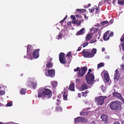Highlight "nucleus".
<instances>
[{"mask_svg": "<svg viewBox=\"0 0 124 124\" xmlns=\"http://www.w3.org/2000/svg\"><path fill=\"white\" fill-rule=\"evenodd\" d=\"M52 95L51 91L48 88L41 87L38 90V97L39 98H46L47 99L50 98Z\"/></svg>", "mask_w": 124, "mask_h": 124, "instance_id": "obj_1", "label": "nucleus"}, {"mask_svg": "<svg viewBox=\"0 0 124 124\" xmlns=\"http://www.w3.org/2000/svg\"><path fill=\"white\" fill-rule=\"evenodd\" d=\"M97 49L93 48L91 52L86 51L85 49H84L82 51V54L83 56L85 57L92 58L94 56V54L96 53Z\"/></svg>", "mask_w": 124, "mask_h": 124, "instance_id": "obj_2", "label": "nucleus"}, {"mask_svg": "<svg viewBox=\"0 0 124 124\" xmlns=\"http://www.w3.org/2000/svg\"><path fill=\"white\" fill-rule=\"evenodd\" d=\"M121 102L119 101H114L111 102L110 108L113 110H119L121 109Z\"/></svg>", "mask_w": 124, "mask_h": 124, "instance_id": "obj_3", "label": "nucleus"}, {"mask_svg": "<svg viewBox=\"0 0 124 124\" xmlns=\"http://www.w3.org/2000/svg\"><path fill=\"white\" fill-rule=\"evenodd\" d=\"M87 68L85 66L81 68L80 69V68L77 67L76 69H75L74 70L75 72H77L79 71L78 72H77L78 77H83L86 72V71L87 70Z\"/></svg>", "mask_w": 124, "mask_h": 124, "instance_id": "obj_4", "label": "nucleus"}, {"mask_svg": "<svg viewBox=\"0 0 124 124\" xmlns=\"http://www.w3.org/2000/svg\"><path fill=\"white\" fill-rule=\"evenodd\" d=\"M94 76L92 74H86L85 79L87 83L88 84L92 85L93 84V82L94 80Z\"/></svg>", "mask_w": 124, "mask_h": 124, "instance_id": "obj_5", "label": "nucleus"}, {"mask_svg": "<svg viewBox=\"0 0 124 124\" xmlns=\"http://www.w3.org/2000/svg\"><path fill=\"white\" fill-rule=\"evenodd\" d=\"M113 34L114 33L113 32L110 33V31H107L104 34L103 37V39L105 41L108 40L109 39V37L113 36Z\"/></svg>", "mask_w": 124, "mask_h": 124, "instance_id": "obj_6", "label": "nucleus"}, {"mask_svg": "<svg viewBox=\"0 0 124 124\" xmlns=\"http://www.w3.org/2000/svg\"><path fill=\"white\" fill-rule=\"evenodd\" d=\"M106 98V96H100L96 98V102L98 105H101L103 104L104 100Z\"/></svg>", "mask_w": 124, "mask_h": 124, "instance_id": "obj_7", "label": "nucleus"}, {"mask_svg": "<svg viewBox=\"0 0 124 124\" xmlns=\"http://www.w3.org/2000/svg\"><path fill=\"white\" fill-rule=\"evenodd\" d=\"M55 75V70L54 69H51L48 70L46 72L45 75L48 77H54Z\"/></svg>", "mask_w": 124, "mask_h": 124, "instance_id": "obj_8", "label": "nucleus"}, {"mask_svg": "<svg viewBox=\"0 0 124 124\" xmlns=\"http://www.w3.org/2000/svg\"><path fill=\"white\" fill-rule=\"evenodd\" d=\"M59 56V60L60 63L62 64H65L66 61V60L65 54L63 53H61Z\"/></svg>", "mask_w": 124, "mask_h": 124, "instance_id": "obj_9", "label": "nucleus"}, {"mask_svg": "<svg viewBox=\"0 0 124 124\" xmlns=\"http://www.w3.org/2000/svg\"><path fill=\"white\" fill-rule=\"evenodd\" d=\"M74 122L75 123L78 122H85L87 121V120L85 118L80 116H78L75 118Z\"/></svg>", "mask_w": 124, "mask_h": 124, "instance_id": "obj_10", "label": "nucleus"}, {"mask_svg": "<svg viewBox=\"0 0 124 124\" xmlns=\"http://www.w3.org/2000/svg\"><path fill=\"white\" fill-rule=\"evenodd\" d=\"M27 85L28 86L32 87L33 89H35L37 84L36 82H31L30 81L27 82Z\"/></svg>", "mask_w": 124, "mask_h": 124, "instance_id": "obj_11", "label": "nucleus"}, {"mask_svg": "<svg viewBox=\"0 0 124 124\" xmlns=\"http://www.w3.org/2000/svg\"><path fill=\"white\" fill-rule=\"evenodd\" d=\"M101 75L102 77L104 75L105 79L107 82H109V77L107 71H103L101 73Z\"/></svg>", "mask_w": 124, "mask_h": 124, "instance_id": "obj_12", "label": "nucleus"}, {"mask_svg": "<svg viewBox=\"0 0 124 124\" xmlns=\"http://www.w3.org/2000/svg\"><path fill=\"white\" fill-rule=\"evenodd\" d=\"M112 94L113 96L117 97L118 99L120 100L124 103V100L122 97V95L120 93L114 92L112 93Z\"/></svg>", "mask_w": 124, "mask_h": 124, "instance_id": "obj_13", "label": "nucleus"}, {"mask_svg": "<svg viewBox=\"0 0 124 124\" xmlns=\"http://www.w3.org/2000/svg\"><path fill=\"white\" fill-rule=\"evenodd\" d=\"M39 49H37L35 50L33 52L32 54L33 57L35 59L38 58L39 57Z\"/></svg>", "mask_w": 124, "mask_h": 124, "instance_id": "obj_14", "label": "nucleus"}, {"mask_svg": "<svg viewBox=\"0 0 124 124\" xmlns=\"http://www.w3.org/2000/svg\"><path fill=\"white\" fill-rule=\"evenodd\" d=\"M101 118L102 119V121H103L105 123H107L108 122L107 120L108 116L106 115H103L101 116Z\"/></svg>", "mask_w": 124, "mask_h": 124, "instance_id": "obj_15", "label": "nucleus"}, {"mask_svg": "<svg viewBox=\"0 0 124 124\" xmlns=\"http://www.w3.org/2000/svg\"><path fill=\"white\" fill-rule=\"evenodd\" d=\"M27 53H31L33 50V47L30 44L28 45L27 46Z\"/></svg>", "mask_w": 124, "mask_h": 124, "instance_id": "obj_16", "label": "nucleus"}, {"mask_svg": "<svg viewBox=\"0 0 124 124\" xmlns=\"http://www.w3.org/2000/svg\"><path fill=\"white\" fill-rule=\"evenodd\" d=\"M88 113L87 111V109H84L80 113V115L81 116L83 115H88Z\"/></svg>", "mask_w": 124, "mask_h": 124, "instance_id": "obj_17", "label": "nucleus"}, {"mask_svg": "<svg viewBox=\"0 0 124 124\" xmlns=\"http://www.w3.org/2000/svg\"><path fill=\"white\" fill-rule=\"evenodd\" d=\"M85 28H83L81 29L80 30L78 31L76 34V35H82L84 33V31H85Z\"/></svg>", "mask_w": 124, "mask_h": 124, "instance_id": "obj_18", "label": "nucleus"}, {"mask_svg": "<svg viewBox=\"0 0 124 124\" xmlns=\"http://www.w3.org/2000/svg\"><path fill=\"white\" fill-rule=\"evenodd\" d=\"M88 86L87 84L85 83L82 84L80 87V89L82 91L85 90L87 88Z\"/></svg>", "mask_w": 124, "mask_h": 124, "instance_id": "obj_19", "label": "nucleus"}, {"mask_svg": "<svg viewBox=\"0 0 124 124\" xmlns=\"http://www.w3.org/2000/svg\"><path fill=\"white\" fill-rule=\"evenodd\" d=\"M53 65L51 62H47L46 65V67L48 69L51 68L53 67Z\"/></svg>", "mask_w": 124, "mask_h": 124, "instance_id": "obj_20", "label": "nucleus"}, {"mask_svg": "<svg viewBox=\"0 0 124 124\" xmlns=\"http://www.w3.org/2000/svg\"><path fill=\"white\" fill-rule=\"evenodd\" d=\"M69 89L72 91H74V84L72 83L70 84L69 86Z\"/></svg>", "mask_w": 124, "mask_h": 124, "instance_id": "obj_21", "label": "nucleus"}, {"mask_svg": "<svg viewBox=\"0 0 124 124\" xmlns=\"http://www.w3.org/2000/svg\"><path fill=\"white\" fill-rule=\"evenodd\" d=\"M67 94L65 92H64L63 95V99L64 100H67Z\"/></svg>", "mask_w": 124, "mask_h": 124, "instance_id": "obj_22", "label": "nucleus"}, {"mask_svg": "<svg viewBox=\"0 0 124 124\" xmlns=\"http://www.w3.org/2000/svg\"><path fill=\"white\" fill-rule=\"evenodd\" d=\"M117 3L120 5H124V0H117Z\"/></svg>", "mask_w": 124, "mask_h": 124, "instance_id": "obj_23", "label": "nucleus"}, {"mask_svg": "<svg viewBox=\"0 0 124 124\" xmlns=\"http://www.w3.org/2000/svg\"><path fill=\"white\" fill-rule=\"evenodd\" d=\"M92 37V35L90 34H88L86 37L85 41L88 40H89L91 39Z\"/></svg>", "mask_w": 124, "mask_h": 124, "instance_id": "obj_24", "label": "nucleus"}, {"mask_svg": "<svg viewBox=\"0 0 124 124\" xmlns=\"http://www.w3.org/2000/svg\"><path fill=\"white\" fill-rule=\"evenodd\" d=\"M51 85L53 87H55L57 84V81H52L51 82Z\"/></svg>", "mask_w": 124, "mask_h": 124, "instance_id": "obj_25", "label": "nucleus"}, {"mask_svg": "<svg viewBox=\"0 0 124 124\" xmlns=\"http://www.w3.org/2000/svg\"><path fill=\"white\" fill-rule=\"evenodd\" d=\"M26 89H22L20 90V93L22 94H25L26 93Z\"/></svg>", "mask_w": 124, "mask_h": 124, "instance_id": "obj_26", "label": "nucleus"}, {"mask_svg": "<svg viewBox=\"0 0 124 124\" xmlns=\"http://www.w3.org/2000/svg\"><path fill=\"white\" fill-rule=\"evenodd\" d=\"M104 63L102 62H101L100 63L98 64L97 66L98 69L104 66Z\"/></svg>", "mask_w": 124, "mask_h": 124, "instance_id": "obj_27", "label": "nucleus"}, {"mask_svg": "<svg viewBox=\"0 0 124 124\" xmlns=\"http://www.w3.org/2000/svg\"><path fill=\"white\" fill-rule=\"evenodd\" d=\"M119 76L118 75V72L114 74V79L116 80L119 78Z\"/></svg>", "mask_w": 124, "mask_h": 124, "instance_id": "obj_28", "label": "nucleus"}, {"mask_svg": "<svg viewBox=\"0 0 124 124\" xmlns=\"http://www.w3.org/2000/svg\"><path fill=\"white\" fill-rule=\"evenodd\" d=\"M89 92V91L87 90H86L85 92H82V96L84 97L85 96V94L88 93Z\"/></svg>", "mask_w": 124, "mask_h": 124, "instance_id": "obj_29", "label": "nucleus"}, {"mask_svg": "<svg viewBox=\"0 0 124 124\" xmlns=\"http://www.w3.org/2000/svg\"><path fill=\"white\" fill-rule=\"evenodd\" d=\"M67 16L66 15L65 17H64L63 20H61L60 22L59 23H63V22L66 20V19H67Z\"/></svg>", "mask_w": 124, "mask_h": 124, "instance_id": "obj_30", "label": "nucleus"}, {"mask_svg": "<svg viewBox=\"0 0 124 124\" xmlns=\"http://www.w3.org/2000/svg\"><path fill=\"white\" fill-rule=\"evenodd\" d=\"M108 23V22L107 21H105L101 22V24L102 25H104L107 24Z\"/></svg>", "mask_w": 124, "mask_h": 124, "instance_id": "obj_31", "label": "nucleus"}, {"mask_svg": "<svg viewBox=\"0 0 124 124\" xmlns=\"http://www.w3.org/2000/svg\"><path fill=\"white\" fill-rule=\"evenodd\" d=\"M12 102L11 101L8 102L6 105L8 107H10L12 106Z\"/></svg>", "mask_w": 124, "mask_h": 124, "instance_id": "obj_32", "label": "nucleus"}, {"mask_svg": "<svg viewBox=\"0 0 124 124\" xmlns=\"http://www.w3.org/2000/svg\"><path fill=\"white\" fill-rule=\"evenodd\" d=\"M57 102L56 103V105H60L61 104L60 101L58 99H57Z\"/></svg>", "mask_w": 124, "mask_h": 124, "instance_id": "obj_33", "label": "nucleus"}, {"mask_svg": "<svg viewBox=\"0 0 124 124\" xmlns=\"http://www.w3.org/2000/svg\"><path fill=\"white\" fill-rule=\"evenodd\" d=\"M62 33L60 32L59 33V34L58 35V39H61L62 38Z\"/></svg>", "mask_w": 124, "mask_h": 124, "instance_id": "obj_34", "label": "nucleus"}, {"mask_svg": "<svg viewBox=\"0 0 124 124\" xmlns=\"http://www.w3.org/2000/svg\"><path fill=\"white\" fill-rule=\"evenodd\" d=\"M96 41V40L95 39H93L91 40L89 43H92L95 42Z\"/></svg>", "mask_w": 124, "mask_h": 124, "instance_id": "obj_35", "label": "nucleus"}, {"mask_svg": "<svg viewBox=\"0 0 124 124\" xmlns=\"http://www.w3.org/2000/svg\"><path fill=\"white\" fill-rule=\"evenodd\" d=\"M98 30V29L96 28H93V30L91 31H94V32H96Z\"/></svg>", "mask_w": 124, "mask_h": 124, "instance_id": "obj_36", "label": "nucleus"}, {"mask_svg": "<svg viewBox=\"0 0 124 124\" xmlns=\"http://www.w3.org/2000/svg\"><path fill=\"white\" fill-rule=\"evenodd\" d=\"M5 94V92L3 90H1L0 91V94L1 95H4Z\"/></svg>", "mask_w": 124, "mask_h": 124, "instance_id": "obj_37", "label": "nucleus"}, {"mask_svg": "<svg viewBox=\"0 0 124 124\" xmlns=\"http://www.w3.org/2000/svg\"><path fill=\"white\" fill-rule=\"evenodd\" d=\"M94 9L95 8H92L89 10V11L90 13H92L94 11Z\"/></svg>", "mask_w": 124, "mask_h": 124, "instance_id": "obj_38", "label": "nucleus"}, {"mask_svg": "<svg viewBox=\"0 0 124 124\" xmlns=\"http://www.w3.org/2000/svg\"><path fill=\"white\" fill-rule=\"evenodd\" d=\"M72 22L73 23V24H77V23H78L77 21L75 20H72Z\"/></svg>", "mask_w": 124, "mask_h": 124, "instance_id": "obj_39", "label": "nucleus"}, {"mask_svg": "<svg viewBox=\"0 0 124 124\" xmlns=\"http://www.w3.org/2000/svg\"><path fill=\"white\" fill-rule=\"evenodd\" d=\"M71 55V52L70 51L69 52L68 54H67L66 55V56L67 57H69Z\"/></svg>", "mask_w": 124, "mask_h": 124, "instance_id": "obj_40", "label": "nucleus"}, {"mask_svg": "<svg viewBox=\"0 0 124 124\" xmlns=\"http://www.w3.org/2000/svg\"><path fill=\"white\" fill-rule=\"evenodd\" d=\"M88 44V43H85L83 44V47H85L87 46Z\"/></svg>", "mask_w": 124, "mask_h": 124, "instance_id": "obj_41", "label": "nucleus"}, {"mask_svg": "<svg viewBox=\"0 0 124 124\" xmlns=\"http://www.w3.org/2000/svg\"><path fill=\"white\" fill-rule=\"evenodd\" d=\"M122 38L120 39V40L122 42L124 41V34L122 35Z\"/></svg>", "mask_w": 124, "mask_h": 124, "instance_id": "obj_42", "label": "nucleus"}, {"mask_svg": "<svg viewBox=\"0 0 124 124\" xmlns=\"http://www.w3.org/2000/svg\"><path fill=\"white\" fill-rule=\"evenodd\" d=\"M70 17L71 18H72L73 19V20H75L76 19V17H75L73 15H71V16Z\"/></svg>", "mask_w": 124, "mask_h": 124, "instance_id": "obj_43", "label": "nucleus"}, {"mask_svg": "<svg viewBox=\"0 0 124 124\" xmlns=\"http://www.w3.org/2000/svg\"><path fill=\"white\" fill-rule=\"evenodd\" d=\"M92 71L90 69H89L88 70V71L87 72V74H90L91 72Z\"/></svg>", "mask_w": 124, "mask_h": 124, "instance_id": "obj_44", "label": "nucleus"}, {"mask_svg": "<svg viewBox=\"0 0 124 124\" xmlns=\"http://www.w3.org/2000/svg\"><path fill=\"white\" fill-rule=\"evenodd\" d=\"M81 21L80 20V21H79L78 23V22L77 23V25L78 26H79L81 24Z\"/></svg>", "mask_w": 124, "mask_h": 124, "instance_id": "obj_45", "label": "nucleus"}, {"mask_svg": "<svg viewBox=\"0 0 124 124\" xmlns=\"http://www.w3.org/2000/svg\"><path fill=\"white\" fill-rule=\"evenodd\" d=\"M67 24L68 26H70L71 24V23L70 22H68L67 23Z\"/></svg>", "mask_w": 124, "mask_h": 124, "instance_id": "obj_46", "label": "nucleus"}, {"mask_svg": "<svg viewBox=\"0 0 124 124\" xmlns=\"http://www.w3.org/2000/svg\"><path fill=\"white\" fill-rule=\"evenodd\" d=\"M81 13H84L86 11V10L84 9H81Z\"/></svg>", "mask_w": 124, "mask_h": 124, "instance_id": "obj_47", "label": "nucleus"}, {"mask_svg": "<svg viewBox=\"0 0 124 124\" xmlns=\"http://www.w3.org/2000/svg\"><path fill=\"white\" fill-rule=\"evenodd\" d=\"M99 8L97 7H96V12L97 13H98V11L99 10Z\"/></svg>", "mask_w": 124, "mask_h": 124, "instance_id": "obj_48", "label": "nucleus"}, {"mask_svg": "<svg viewBox=\"0 0 124 124\" xmlns=\"http://www.w3.org/2000/svg\"><path fill=\"white\" fill-rule=\"evenodd\" d=\"M56 110L57 111H59V109H61V108H60V107H56Z\"/></svg>", "mask_w": 124, "mask_h": 124, "instance_id": "obj_49", "label": "nucleus"}, {"mask_svg": "<svg viewBox=\"0 0 124 124\" xmlns=\"http://www.w3.org/2000/svg\"><path fill=\"white\" fill-rule=\"evenodd\" d=\"M77 11L81 13V9H78L77 10Z\"/></svg>", "mask_w": 124, "mask_h": 124, "instance_id": "obj_50", "label": "nucleus"}, {"mask_svg": "<svg viewBox=\"0 0 124 124\" xmlns=\"http://www.w3.org/2000/svg\"><path fill=\"white\" fill-rule=\"evenodd\" d=\"M122 49L123 50H124V43H123L122 45Z\"/></svg>", "mask_w": 124, "mask_h": 124, "instance_id": "obj_51", "label": "nucleus"}, {"mask_svg": "<svg viewBox=\"0 0 124 124\" xmlns=\"http://www.w3.org/2000/svg\"><path fill=\"white\" fill-rule=\"evenodd\" d=\"M121 68H122V69H123L124 70V65H122L121 66Z\"/></svg>", "mask_w": 124, "mask_h": 124, "instance_id": "obj_52", "label": "nucleus"}, {"mask_svg": "<svg viewBox=\"0 0 124 124\" xmlns=\"http://www.w3.org/2000/svg\"><path fill=\"white\" fill-rule=\"evenodd\" d=\"M81 47H78V49L77 50H76V51H79L81 50Z\"/></svg>", "mask_w": 124, "mask_h": 124, "instance_id": "obj_53", "label": "nucleus"}, {"mask_svg": "<svg viewBox=\"0 0 124 124\" xmlns=\"http://www.w3.org/2000/svg\"><path fill=\"white\" fill-rule=\"evenodd\" d=\"M91 6V4H88V5L86 7H85V8H87L88 7H90Z\"/></svg>", "mask_w": 124, "mask_h": 124, "instance_id": "obj_54", "label": "nucleus"}, {"mask_svg": "<svg viewBox=\"0 0 124 124\" xmlns=\"http://www.w3.org/2000/svg\"><path fill=\"white\" fill-rule=\"evenodd\" d=\"M78 95L79 97H81V94L80 93H78Z\"/></svg>", "mask_w": 124, "mask_h": 124, "instance_id": "obj_55", "label": "nucleus"}, {"mask_svg": "<svg viewBox=\"0 0 124 124\" xmlns=\"http://www.w3.org/2000/svg\"><path fill=\"white\" fill-rule=\"evenodd\" d=\"M116 0H113V2H112L113 3V4L114 5V3H115V2L116 1Z\"/></svg>", "mask_w": 124, "mask_h": 124, "instance_id": "obj_56", "label": "nucleus"}, {"mask_svg": "<svg viewBox=\"0 0 124 124\" xmlns=\"http://www.w3.org/2000/svg\"><path fill=\"white\" fill-rule=\"evenodd\" d=\"M50 59H49V61H51L52 60V58H49Z\"/></svg>", "mask_w": 124, "mask_h": 124, "instance_id": "obj_57", "label": "nucleus"}, {"mask_svg": "<svg viewBox=\"0 0 124 124\" xmlns=\"http://www.w3.org/2000/svg\"><path fill=\"white\" fill-rule=\"evenodd\" d=\"M85 19L86 20H87L88 19V17H86V15H85Z\"/></svg>", "mask_w": 124, "mask_h": 124, "instance_id": "obj_58", "label": "nucleus"}, {"mask_svg": "<svg viewBox=\"0 0 124 124\" xmlns=\"http://www.w3.org/2000/svg\"><path fill=\"white\" fill-rule=\"evenodd\" d=\"M105 50V48H103L102 49V51H104Z\"/></svg>", "mask_w": 124, "mask_h": 124, "instance_id": "obj_59", "label": "nucleus"}, {"mask_svg": "<svg viewBox=\"0 0 124 124\" xmlns=\"http://www.w3.org/2000/svg\"><path fill=\"white\" fill-rule=\"evenodd\" d=\"M117 71H118L117 69H116L115 70V72H116V73L117 72Z\"/></svg>", "mask_w": 124, "mask_h": 124, "instance_id": "obj_60", "label": "nucleus"}, {"mask_svg": "<svg viewBox=\"0 0 124 124\" xmlns=\"http://www.w3.org/2000/svg\"><path fill=\"white\" fill-rule=\"evenodd\" d=\"M0 124H4V123H3L2 122H0Z\"/></svg>", "mask_w": 124, "mask_h": 124, "instance_id": "obj_61", "label": "nucleus"}, {"mask_svg": "<svg viewBox=\"0 0 124 124\" xmlns=\"http://www.w3.org/2000/svg\"><path fill=\"white\" fill-rule=\"evenodd\" d=\"M101 31H99V33L100 34V35L101 34Z\"/></svg>", "mask_w": 124, "mask_h": 124, "instance_id": "obj_62", "label": "nucleus"}, {"mask_svg": "<svg viewBox=\"0 0 124 124\" xmlns=\"http://www.w3.org/2000/svg\"><path fill=\"white\" fill-rule=\"evenodd\" d=\"M7 66L8 67H9L10 66L9 65H7Z\"/></svg>", "mask_w": 124, "mask_h": 124, "instance_id": "obj_63", "label": "nucleus"}, {"mask_svg": "<svg viewBox=\"0 0 124 124\" xmlns=\"http://www.w3.org/2000/svg\"><path fill=\"white\" fill-rule=\"evenodd\" d=\"M24 58H26V56H24Z\"/></svg>", "mask_w": 124, "mask_h": 124, "instance_id": "obj_64", "label": "nucleus"}]
</instances>
